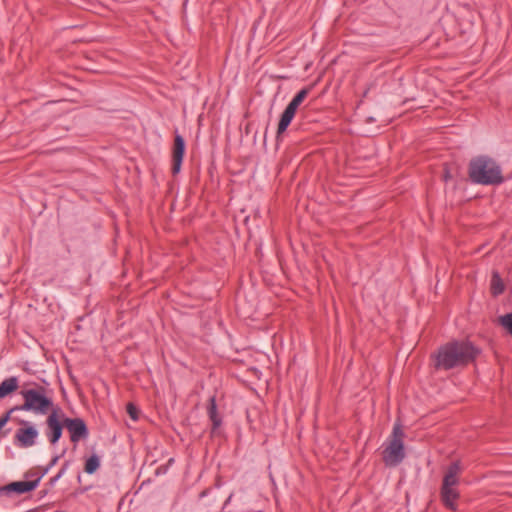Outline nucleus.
Returning <instances> with one entry per match:
<instances>
[{
    "label": "nucleus",
    "instance_id": "ddd939ff",
    "mask_svg": "<svg viewBox=\"0 0 512 512\" xmlns=\"http://www.w3.org/2000/svg\"><path fill=\"white\" fill-rule=\"evenodd\" d=\"M295 113H296L295 110H293L289 107L285 108V110L283 111V113L280 117V121L278 124L277 137H279L283 132L286 131L287 127L290 125L292 119L294 118Z\"/></svg>",
    "mask_w": 512,
    "mask_h": 512
},
{
    "label": "nucleus",
    "instance_id": "dca6fc26",
    "mask_svg": "<svg viewBox=\"0 0 512 512\" xmlns=\"http://www.w3.org/2000/svg\"><path fill=\"white\" fill-rule=\"evenodd\" d=\"M310 88L306 87L301 89L290 101V103L287 105V107L297 111L299 105L304 101V99L308 96L310 92Z\"/></svg>",
    "mask_w": 512,
    "mask_h": 512
},
{
    "label": "nucleus",
    "instance_id": "1a4fd4ad",
    "mask_svg": "<svg viewBox=\"0 0 512 512\" xmlns=\"http://www.w3.org/2000/svg\"><path fill=\"white\" fill-rule=\"evenodd\" d=\"M185 151V142L181 135L176 134L174 138V146H173V164H172V173L175 175L179 173L181 169V164Z\"/></svg>",
    "mask_w": 512,
    "mask_h": 512
},
{
    "label": "nucleus",
    "instance_id": "4468645a",
    "mask_svg": "<svg viewBox=\"0 0 512 512\" xmlns=\"http://www.w3.org/2000/svg\"><path fill=\"white\" fill-rule=\"evenodd\" d=\"M18 388V380L16 377L5 379L0 384V399L14 392Z\"/></svg>",
    "mask_w": 512,
    "mask_h": 512
},
{
    "label": "nucleus",
    "instance_id": "9d476101",
    "mask_svg": "<svg viewBox=\"0 0 512 512\" xmlns=\"http://www.w3.org/2000/svg\"><path fill=\"white\" fill-rule=\"evenodd\" d=\"M461 470L462 467L459 461L451 463L445 472L441 486L456 487L459 484Z\"/></svg>",
    "mask_w": 512,
    "mask_h": 512
},
{
    "label": "nucleus",
    "instance_id": "39448f33",
    "mask_svg": "<svg viewBox=\"0 0 512 512\" xmlns=\"http://www.w3.org/2000/svg\"><path fill=\"white\" fill-rule=\"evenodd\" d=\"M63 418L64 414L60 407L56 406V409H52L51 413L46 418V436L51 444H55L59 441L63 431Z\"/></svg>",
    "mask_w": 512,
    "mask_h": 512
},
{
    "label": "nucleus",
    "instance_id": "f03ea898",
    "mask_svg": "<svg viewBox=\"0 0 512 512\" xmlns=\"http://www.w3.org/2000/svg\"><path fill=\"white\" fill-rule=\"evenodd\" d=\"M468 174L473 183L481 185H498L504 180L500 166L487 156L473 158Z\"/></svg>",
    "mask_w": 512,
    "mask_h": 512
},
{
    "label": "nucleus",
    "instance_id": "2eb2a0df",
    "mask_svg": "<svg viewBox=\"0 0 512 512\" xmlns=\"http://www.w3.org/2000/svg\"><path fill=\"white\" fill-rule=\"evenodd\" d=\"M504 290H505V285H504L502 278L500 277V275L497 271H494L492 273V277H491V293L494 296H498V295L502 294L504 292Z\"/></svg>",
    "mask_w": 512,
    "mask_h": 512
},
{
    "label": "nucleus",
    "instance_id": "423d86ee",
    "mask_svg": "<svg viewBox=\"0 0 512 512\" xmlns=\"http://www.w3.org/2000/svg\"><path fill=\"white\" fill-rule=\"evenodd\" d=\"M18 423L22 425V427L15 433V444L21 448L34 446L38 437V431L35 426L25 420H19Z\"/></svg>",
    "mask_w": 512,
    "mask_h": 512
},
{
    "label": "nucleus",
    "instance_id": "20e7f679",
    "mask_svg": "<svg viewBox=\"0 0 512 512\" xmlns=\"http://www.w3.org/2000/svg\"><path fill=\"white\" fill-rule=\"evenodd\" d=\"M405 433L400 422H396L386 443L383 445L382 460L387 467H396L405 458Z\"/></svg>",
    "mask_w": 512,
    "mask_h": 512
},
{
    "label": "nucleus",
    "instance_id": "6e6552de",
    "mask_svg": "<svg viewBox=\"0 0 512 512\" xmlns=\"http://www.w3.org/2000/svg\"><path fill=\"white\" fill-rule=\"evenodd\" d=\"M40 477L37 478L36 480H33V481H17V482H12L8 485H5L3 487L0 488V494H9L11 492H15L17 494H23V493H26V492H30L32 490H34L39 482H40Z\"/></svg>",
    "mask_w": 512,
    "mask_h": 512
},
{
    "label": "nucleus",
    "instance_id": "412c9836",
    "mask_svg": "<svg viewBox=\"0 0 512 512\" xmlns=\"http://www.w3.org/2000/svg\"><path fill=\"white\" fill-rule=\"evenodd\" d=\"M450 177H451L450 174L448 173V171H446L445 175H444L445 181H447Z\"/></svg>",
    "mask_w": 512,
    "mask_h": 512
},
{
    "label": "nucleus",
    "instance_id": "0eeeda50",
    "mask_svg": "<svg viewBox=\"0 0 512 512\" xmlns=\"http://www.w3.org/2000/svg\"><path fill=\"white\" fill-rule=\"evenodd\" d=\"M63 424L70 433V440L77 443L88 437V428L85 421L81 418H63Z\"/></svg>",
    "mask_w": 512,
    "mask_h": 512
},
{
    "label": "nucleus",
    "instance_id": "6ab92c4d",
    "mask_svg": "<svg viewBox=\"0 0 512 512\" xmlns=\"http://www.w3.org/2000/svg\"><path fill=\"white\" fill-rule=\"evenodd\" d=\"M126 411L132 420H134V421L138 420L139 410L133 403L127 404Z\"/></svg>",
    "mask_w": 512,
    "mask_h": 512
},
{
    "label": "nucleus",
    "instance_id": "aec40b11",
    "mask_svg": "<svg viewBox=\"0 0 512 512\" xmlns=\"http://www.w3.org/2000/svg\"><path fill=\"white\" fill-rule=\"evenodd\" d=\"M63 472H64V470L62 469V470L57 474V476L53 479V481H56L57 479H59V478L62 476Z\"/></svg>",
    "mask_w": 512,
    "mask_h": 512
},
{
    "label": "nucleus",
    "instance_id": "f8f14e48",
    "mask_svg": "<svg viewBox=\"0 0 512 512\" xmlns=\"http://www.w3.org/2000/svg\"><path fill=\"white\" fill-rule=\"evenodd\" d=\"M207 414L209 416V419L212 422V431H215L222 424V418L218 414V411H217V404H216V396L215 395L211 396L209 398V400H208Z\"/></svg>",
    "mask_w": 512,
    "mask_h": 512
},
{
    "label": "nucleus",
    "instance_id": "9b49d317",
    "mask_svg": "<svg viewBox=\"0 0 512 512\" xmlns=\"http://www.w3.org/2000/svg\"><path fill=\"white\" fill-rule=\"evenodd\" d=\"M440 497L446 508L452 511L457 509L456 501L459 499L460 494L456 487L441 486Z\"/></svg>",
    "mask_w": 512,
    "mask_h": 512
},
{
    "label": "nucleus",
    "instance_id": "7ed1b4c3",
    "mask_svg": "<svg viewBox=\"0 0 512 512\" xmlns=\"http://www.w3.org/2000/svg\"><path fill=\"white\" fill-rule=\"evenodd\" d=\"M23 403L17 405L20 411L32 412L35 415H46L56 409L53 400L47 394L46 388L37 386L35 388L22 389L20 392Z\"/></svg>",
    "mask_w": 512,
    "mask_h": 512
},
{
    "label": "nucleus",
    "instance_id": "f257e3e1",
    "mask_svg": "<svg viewBox=\"0 0 512 512\" xmlns=\"http://www.w3.org/2000/svg\"><path fill=\"white\" fill-rule=\"evenodd\" d=\"M480 350L470 341H452L438 348L432 355L436 370H450L473 362Z\"/></svg>",
    "mask_w": 512,
    "mask_h": 512
},
{
    "label": "nucleus",
    "instance_id": "4be33fe9",
    "mask_svg": "<svg viewBox=\"0 0 512 512\" xmlns=\"http://www.w3.org/2000/svg\"><path fill=\"white\" fill-rule=\"evenodd\" d=\"M58 460V457H54L51 461V465H54Z\"/></svg>",
    "mask_w": 512,
    "mask_h": 512
},
{
    "label": "nucleus",
    "instance_id": "a211bd4d",
    "mask_svg": "<svg viewBox=\"0 0 512 512\" xmlns=\"http://www.w3.org/2000/svg\"><path fill=\"white\" fill-rule=\"evenodd\" d=\"M499 324L512 336V312L500 316Z\"/></svg>",
    "mask_w": 512,
    "mask_h": 512
},
{
    "label": "nucleus",
    "instance_id": "f3484780",
    "mask_svg": "<svg viewBox=\"0 0 512 512\" xmlns=\"http://www.w3.org/2000/svg\"><path fill=\"white\" fill-rule=\"evenodd\" d=\"M100 466V460L97 455H92L85 462L84 470L88 474H93Z\"/></svg>",
    "mask_w": 512,
    "mask_h": 512
}]
</instances>
